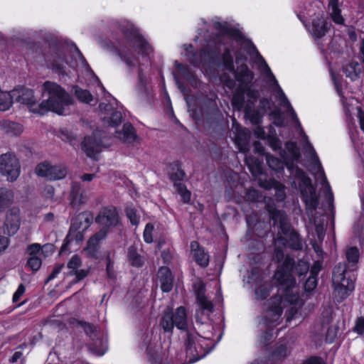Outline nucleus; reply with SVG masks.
Masks as SVG:
<instances>
[{
  "label": "nucleus",
  "instance_id": "f257e3e1",
  "mask_svg": "<svg viewBox=\"0 0 364 364\" xmlns=\"http://www.w3.org/2000/svg\"><path fill=\"white\" fill-rule=\"evenodd\" d=\"M213 27L217 33L206 41L200 53L193 51L191 44L184 45L185 55L194 66L201 68L208 77H218L224 87L236 89L232 100L235 109L245 112V116L252 124L260 122L261 116L255 109L257 92L250 85L254 74L244 63L246 57L241 51V34L226 21L220 17L212 19Z\"/></svg>",
  "mask_w": 364,
  "mask_h": 364
},
{
  "label": "nucleus",
  "instance_id": "f03ea898",
  "mask_svg": "<svg viewBox=\"0 0 364 364\" xmlns=\"http://www.w3.org/2000/svg\"><path fill=\"white\" fill-rule=\"evenodd\" d=\"M268 211L274 225H278L280 232L274 240V259L277 262L283 261L277 269L274 280L278 285L277 294L267 302L264 313V323L259 324L261 330L265 331L261 338L264 341L274 338V330L271 326H277L282 321L283 309H286L287 322L296 318H303L304 300L300 295V289L292 276L294 260L289 256L284 257V250L289 247L294 250L302 248V242L298 233L290 228L287 217L283 210H278L268 205Z\"/></svg>",
  "mask_w": 364,
  "mask_h": 364
},
{
  "label": "nucleus",
  "instance_id": "7ed1b4c3",
  "mask_svg": "<svg viewBox=\"0 0 364 364\" xmlns=\"http://www.w3.org/2000/svg\"><path fill=\"white\" fill-rule=\"evenodd\" d=\"M248 53L251 58L253 59L254 62L257 64L259 70H261L264 77L266 78L267 82L269 84L272 91L275 92L276 99L279 102V105L287 109L289 117L295 123L296 129L299 132L302 136L301 143L302 144L304 154L306 156L308 157L311 161L312 172L323 183V187L329 194V196L332 197L333 193L331 189V186L327 181L321 161H319V159L312 144L309 141L308 136L304 133L301 127V124L290 102L287 99L282 87L279 86L278 81L272 73L270 68L267 64L265 60L259 54L256 47L252 43L249 44Z\"/></svg>",
  "mask_w": 364,
  "mask_h": 364
},
{
  "label": "nucleus",
  "instance_id": "20e7f679",
  "mask_svg": "<svg viewBox=\"0 0 364 364\" xmlns=\"http://www.w3.org/2000/svg\"><path fill=\"white\" fill-rule=\"evenodd\" d=\"M13 102L26 105L29 110L35 114L43 115L48 112L59 115L68 114V107L74 102L65 90L55 82L47 80L41 86V95L47 97L41 103H37L33 91L26 87L11 91Z\"/></svg>",
  "mask_w": 364,
  "mask_h": 364
},
{
  "label": "nucleus",
  "instance_id": "39448f33",
  "mask_svg": "<svg viewBox=\"0 0 364 364\" xmlns=\"http://www.w3.org/2000/svg\"><path fill=\"white\" fill-rule=\"evenodd\" d=\"M119 27L127 38L129 46L127 50H119V52L129 68L138 67L139 82L144 86L147 82L144 72L149 68L150 56L153 49L139 31L130 22L123 21Z\"/></svg>",
  "mask_w": 364,
  "mask_h": 364
},
{
  "label": "nucleus",
  "instance_id": "423d86ee",
  "mask_svg": "<svg viewBox=\"0 0 364 364\" xmlns=\"http://www.w3.org/2000/svg\"><path fill=\"white\" fill-rule=\"evenodd\" d=\"M44 61V66L58 75L60 77L68 76L70 73V68H80L82 71H84L90 80L96 82L102 90L105 89L75 46L61 45L52 47L46 55Z\"/></svg>",
  "mask_w": 364,
  "mask_h": 364
},
{
  "label": "nucleus",
  "instance_id": "0eeeda50",
  "mask_svg": "<svg viewBox=\"0 0 364 364\" xmlns=\"http://www.w3.org/2000/svg\"><path fill=\"white\" fill-rule=\"evenodd\" d=\"M321 2L314 1L305 8L304 11L297 14L298 18L304 23L309 18H315L312 19L311 25L308 28L314 38H321L326 35L331 26V23L324 17L323 12L319 9Z\"/></svg>",
  "mask_w": 364,
  "mask_h": 364
},
{
  "label": "nucleus",
  "instance_id": "6e6552de",
  "mask_svg": "<svg viewBox=\"0 0 364 364\" xmlns=\"http://www.w3.org/2000/svg\"><path fill=\"white\" fill-rule=\"evenodd\" d=\"M171 343H141L139 348L145 350L147 359L154 364H173L174 354L170 353Z\"/></svg>",
  "mask_w": 364,
  "mask_h": 364
},
{
  "label": "nucleus",
  "instance_id": "1a4fd4ad",
  "mask_svg": "<svg viewBox=\"0 0 364 364\" xmlns=\"http://www.w3.org/2000/svg\"><path fill=\"white\" fill-rule=\"evenodd\" d=\"M347 268V264L339 263L333 271L332 282L334 292L341 300L348 297L354 289V282L348 275Z\"/></svg>",
  "mask_w": 364,
  "mask_h": 364
},
{
  "label": "nucleus",
  "instance_id": "9d476101",
  "mask_svg": "<svg viewBox=\"0 0 364 364\" xmlns=\"http://www.w3.org/2000/svg\"><path fill=\"white\" fill-rule=\"evenodd\" d=\"M187 343L185 350L175 351L173 364H189L203 358L210 350L207 343Z\"/></svg>",
  "mask_w": 364,
  "mask_h": 364
},
{
  "label": "nucleus",
  "instance_id": "9b49d317",
  "mask_svg": "<svg viewBox=\"0 0 364 364\" xmlns=\"http://www.w3.org/2000/svg\"><path fill=\"white\" fill-rule=\"evenodd\" d=\"M295 174L297 178L299 188L301 191L303 200L305 202L306 208L311 210L316 208L318 205V198L316 195V191L311 184V181L306 173L296 168Z\"/></svg>",
  "mask_w": 364,
  "mask_h": 364
},
{
  "label": "nucleus",
  "instance_id": "f8f14e48",
  "mask_svg": "<svg viewBox=\"0 0 364 364\" xmlns=\"http://www.w3.org/2000/svg\"><path fill=\"white\" fill-rule=\"evenodd\" d=\"M161 324L165 331H171L175 326L177 328L186 332L188 321L186 309L180 306L174 313L166 312Z\"/></svg>",
  "mask_w": 364,
  "mask_h": 364
},
{
  "label": "nucleus",
  "instance_id": "ddd939ff",
  "mask_svg": "<svg viewBox=\"0 0 364 364\" xmlns=\"http://www.w3.org/2000/svg\"><path fill=\"white\" fill-rule=\"evenodd\" d=\"M0 173L9 181H15L21 173V165L16 156L6 153L0 156Z\"/></svg>",
  "mask_w": 364,
  "mask_h": 364
},
{
  "label": "nucleus",
  "instance_id": "4468645a",
  "mask_svg": "<svg viewBox=\"0 0 364 364\" xmlns=\"http://www.w3.org/2000/svg\"><path fill=\"white\" fill-rule=\"evenodd\" d=\"M36 173L48 180H60L65 177L67 168L64 165L53 166L48 162H43L37 165Z\"/></svg>",
  "mask_w": 364,
  "mask_h": 364
},
{
  "label": "nucleus",
  "instance_id": "2eb2a0df",
  "mask_svg": "<svg viewBox=\"0 0 364 364\" xmlns=\"http://www.w3.org/2000/svg\"><path fill=\"white\" fill-rule=\"evenodd\" d=\"M232 131L234 134L235 144L240 152L246 153L250 149V132L247 129L241 127L235 118L232 119Z\"/></svg>",
  "mask_w": 364,
  "mask_h": 364
},
{
  "label": "nucleus",
  "instance_id": "dca6fc26",
  "mask_svg": "<svg viewBox=\"0 0 364 364\" xmlns=\"http://www.w3.org/2000/svg\"><path fill=\"white\" fill-rule=\"evenodd\" d=\"M100 135V131H95L92 133V136H86L82 143V149L87 156L96 159L97 154L105 146L102 141L98 139Z\"/></svg>",
  "mask_w": 364,
  "mask_h": 364
},
{
  "label": "nucleus",
  "instance_id": "f3484780",
  "mask_svg": "<svg viewBox=\"0 0 364 364\" xmlns=\"http://www.w3.org/2000/svg\"><path fill=\"white\" fill-rule=\"evenodd\" d=\"M176 171L169 173V178L173 182V186L177 193L181 196L182 200L185 203H189L191 200V192L187 189L186 186L181 183L185 177V173L183 170L179 168L177 165H175Z\"/></svg>",
  "mask_w": 364,
  "mask_h": 364
},
{
  "label": "nucleus",
  "instance_id": "a211bd4d",
  "mask_svg": "<svg viewBox=\"0 0 364 364\" xmlns=\"http://www.w3.org/2000/svg\"><path fill=\"white\" fill-rule=\"evenodd\" d=\"M95 221L105 228L114 227L119 223V215L114 207L104 208L96 217Z\"/></svg>",
  "mask_w": 364,
  "mask_h": 364
},
{
  "label": "nucleus",
  "instance_id": "6ab92c4d",
  "mask_svg": "<svg viewBox=\"0 0 364 364\" xmlns=\"http://www.w3.org/2000/svg\"><path fill=\"white\" fill-rule=\"evenodd\" d=\"M19 210L16 208H11L6 215L4 224V232L9 235H15L20 227Z\"/></svg>",
  "mask_w": 364,
  "mask_h": 364
},
{
  "label": "nucleus",
  "instance_id": "aec40b11",
  "mask_svg": "<svg viewBox=\"0 0 364 364\" xmlns=\"http://www.w3.org/2000/svg\"><path fill=\"white\" fill-rule=\"evenodd\" d=\"M331 75L335 86V88L341 97V100L343 106V109L347 116H348L351 112V106L353 105V98L349 100L345 98L342 94V77L340 75L335 73L332 70H330Z\"/></svg>",
  "mask_w": 364,
  "mask_h": 364
},
{
  "label": "nucleus",
  "instance_id": "412c9836",
  "mask_svg": "<svg viewBox=\"0 0 364 364\" xmlns=\"http://www.w3.org/2000/svg\"><path fill=\"white\" fill-rule=\"evenodd\" d=\"M107 230L104 228L101 229L95 235L90 238L87 242L86 248L84 251L91 257H96L98 251L99 242L105 238Z\"/></svg>",
  "mask_w": 364,
  "mask_h": 364
},
{
  "label": "nucleus",
  "instance_id": "4be33fe9",
  "mask_svg": "<svg viewBox=\"0 0 364 364\" xmlns=\"http://www.w3.org/2000/svg\"><path fill=\"white\" fill-rule=\"evenodd\" d=\"M196 296L198 305L201 309L196 311V318L198 322L203 323L200 318V315L203 314V310H206L208 312H212L213 310V305L205 296L202 284L200 288L197 291Z\"/></svg>",
  "mask_w": 364,
  "mask_h": 364
},
{
  "label": "nucleus",
  "instance_id": "5701e85b",
  "mask_svg": "<svg viewBox=\"0 0 364 364\" xmlns=\"http://www.w3.org/2000/svg\"><path fill=\"white\" fill-rule=\"evenodd\" d=\"M191 250L193 257H194L196 263L200 267H205L208 266L209 262V256L205 252L204 250L201 248L196 241L191 242Z\"/></svg>",
  "mask_w": 364,
  "mask_h": 364
},
{
  "label": "nucleus",
  "instance_id": "b1692460",
  "mask_svg": "<svg viewBox=\"0 0 364 364\" xmlns=\"http://www.w3.org/2000/svg\"><path fill=\"white\" fill-rule=\"evenodd\" d=\"M157 277L160 281L161 289L164 292H169L173 288V276L171 270L166 267L159 269Z\"/></svg>",
  "mask_w": 364,
  "mask_h": 364
},
{
  "label": "nucleus",
  "instance_id": "393cba45",
  "mask_svg": "<svg viewBox=\"0 0 364 364\" xmlns=\"http://www.w3.org/2000/svg\"><path fill=\"white\" fill-rule=\"evenodd\" d=\"M93 215L88 211L80 213L72 222L71 230H86L92 223Z\"/></svg>",
  "mask_w": 364,
  "mask_h": 364
},
{
  "label": "nucleus",
  "instance_id": "a878e982",
  "mask_svg": "<svg viewBox=\"0 0 364 364\" xmlns=\"http://www.w3.org/2000/svg\"><path fill=\"white\" fill-rule=\"evenodd\" d=\"M116 137L126 143H132L136 139L134 128L129 123L123 125L122 131H116Z\"/></svg>",
  "mask_w": 364,
  "mask_h": 364
},
{
  "label": "nucleus",
  "instance_id": "bb28decb",
  "mask_svg": "<svg viewBox=\"0 0 364 364\" xmlns=\"http://www.w3.org/2000/svg\"><path fill=\"white\" fill-rule=\"evenodd\" d=\"M0 130L10 136H18L23 132L21 124L9 120L0 122Z\"/></svg>",
  "mask_w": 364,
  "mask_h": 364
},
{
  "label": "nucleus",
  "instance_id": "cd10ccee",
  "mask_svg": "<svg viewBox=\"0 0 364 364\" xmlns=\"http://www.w3.org/2000/svg\"><path fill=\"white\" fill-rule=\"evenodd\" d=\"M259 186L265 189L274 188L276 191V196L279 200H283L285 197L284 186L274 180L269 181H260Z\"/></svg>",
  "mask_w": 364,
  "mask_h": 364
},
{
  "label": "nucleus",
  "instance_id": "c85d7f7f",
  "mask_svg": "<svg viewBox=\"0 0 364 364\" xmlns=\"http://www.w3.org/2000/svg\"><path fill=\"white\" fill-rule=\"evenodd\" d=\"M289 353L286 345H276L272 350L269 351V358L273 362L282 361L288 355Z\"/></svg>",
  "mask_w": 364,
  "mask_h": 364
},
{
  "label": "nucleus",
  "instance_id": "c756f323",
  "mask_svg": "<svg viewBox=\"0 0 364 364\" xmlns=\"http://www.w3.org/2000/svg\"><path fill=\"white\" fill-rule=\"evenodd\" d=\"M338 3V0H331L328 4V9L333 22L338 25H343L344 23V18L341 14Z\"/></svg>",
  "mask_w": 364,
  "mask_h": 364
},
{
  "label": "nucleus",
  "instance_id": "7c9ffc66",
  "mask_svg": "<svg viewBox=\"0 0 364 364\" xmlns=\"http://www.w3.org/2000/svg\"><path fill=\"white\" fill-rule=\"evenodd\" d=\"M245 164L253 176H257L262 172V162L252 156L245 157Z\"/></svg>",
  "mask_w": 364,
  "mask_h": 364
},
{
  "label": "nucleus",
  "instance_id": "2f4dec72",
  "mask_svg": "<svg viewBox=\"0 0 364 364\" xmlns=\"http://www.w3.org/2000/svg\"><path fill=\"white\" fill-rule=\"evenodd\" d=\"M343 70L346 77H349L351 80H356L360 73L359 65L356 62L348 63L343 67Z\"/></svg>",
  "mask_w": 364,
  "mask_h": 364
},
{
  "label": "nucleus",
  "instance_id": "473e14b6",
  "mask_svg": "<svg viewBox=\"0 0 364 364\" xmlns=\"http://www.w3.org/2000/svg\"><path fill=\"white\" fill-rule=\"evenodd\" d=\"M127 257L129 263L132 266L139 267L144 264L143 257L137 253L136 248L133 246L129 247Z\"/></svg>",
  "mask_w": 364,
  "mask_h": 364
},
{
  "label": "nucleus",
  "instance_id": "72a5a7b5",
  "mask_svg": "<svg viewBox=\"0 0 364 364\" xmlns=\"http://www.w3.org/2000/svg\"><path fill=\"white\" fill-rule=\"evenodd\" d=\"M73 91L76 97L82 102L90 103L92 100V95L87 90H82L78 86H74Z\"/></svg>",
  "mask_w": 364,
  "mask_h": 364
},
{
  "label": "nucleus",
  "instance_id": "f704fd0d",
  "mask_svg": "<svg viewBox=\"0 0 364 364\" xmlns=\"http://www.w3.org/2000/svg\"><path fill=\"white\" fill-rule=\"evenodd\" d=\"M13 103L12 92H3L0 90V110H8Z\"/></svg>",
  "mask_w": 364,
  "mask_h": 364
},
{
  "label": "nucleus",
  "instance_id": "c9c22d12",
  "mask_svg": "<svg viewBox=\"0 0 364 364\" xmlns=\"http://www.w3.org/2000/svg\"><path fill=\"white\" fill-rule=\"evenodd\" d=\"M14 198L11 191L6 188L0 189V209L11 204Z\"/></svg>",
  "mask_w": 364,
  "mask_h": 364
},
{
  "label": "nucleus",
  "instance_id": "e433bc0d",
  "mask_svg": "<svg viewBox=\"0 0 364 364\" xmlns=\"http://www.w3.org/2000/svg\"><path fill=\"white\" fill-rule=\"evenodd\" d=\"M266 161L269 166V168L277 172H279L281 171H283L284 169V163L282 161L279 159L278 158H276L271 154H267L266 156Z\"/></svg>",
  "mask_w": 364,
  "mask_h": 364
},
{
  "label": "nucleus",
  "instance_id": "4c0bfd02",
  "mask_svg": "<svg viewBox=\"0 0 364 364\" xmlns=\"http://www.w3.org/2000/svg\"><path fill=\"white\" fill-rule=\"evenodd\" d=\"M87 346L92 354L98 356L103 355L107 350V346L103 343H87Z\"/></svg>",
  "mask_w": 364,
  "mask_h": 364
},
{
  "label": "nucleus",
  "instance_id": "58836bf2",
  "mask_svg": "<svg viewBox=\"0 0 364 364\" xmlns=\"http://www.w3.org/2000/svg\"><path fill=\"white\" fill-rule=\"evenodd\" d=\"M359 250L357 247H352L347 249L346 257L350 266L354 267L356 265L359 259Z\"/></svg>",
  "mask_w": 364,
  "mask_h": 364
},
{
  "label": "nucleus",
  "instance_id": "ea45409f",
  "mask_svg": "<svg viewBox=\"0 0 364 364\" xmlns=\"http://www.w3.org/2000/svg\"><path fill=\"white\" fill-rule=\"evenodd\" d=\"M122 114L120 111H114L111 114V117H105L104 121L105 123L110 127H117L122 121Z\"/></svg>",
  "mask_w": 364,
  "mask_h": 364
},
{
  "label": "nucleus",
  "instance_id": "a19ab883",
  "mask_svg": "<svg viewBox=\"0 0 364 364\" xmlns=\"http://www.w3.org/2000/svg\"><path fill=\"white\" fill-rule=\"evenodd\" d=\"M271 291V287L265 283L257 287L255 290V296L257 299H266Z\"/></svg>",
  "mask_w": 364,
  "mask_h": 364
},
{
  "label": "nucleus",
  "instance_id": "79ce46f5",
  "mask_svg": "<svg viewBox=\"0 0 364 364\" xmlns=\"http://www.w3.org/2000/svg\"><path fill=\"white\" fill-rule=\"evenodd\" d=\"M27 348V346L26 343H23L22 345L18 347V350H16L12 357L9 359L10 363H14L20 360V364H23L25 356L23 355V350Z\"/></svg>",
  "mask_w": 364,
  "mask_h": 364
},
{
  "label": "nucleus",
  "instance_id": "37998d69",
  "mask_svg": "<svg viewBox=\"0 0 364 364\" xmlns=\"http://www.w3.org/2000/svg\"><path fill=\"white\" fill-rule=\"evenodd\" d=\"M125 212L127 218L129 219L131 223L133 225H137L139 223L140 217L137 214L136 210L134 207H127Z\"/></svg>",
  "mask_w": 364,
  "mask_h": 364
},
{
  "label": "nucleus",
  "instance_id": "c03bdc74",
  "mask_svg": "<svg viewBox=\"0 0 364 364\" xmlns=\"http://www.w3.org/2000/svg\"><path fill=\"white\" fill-rule=\"evenodd\" d=\"M75 326L77 329L83 330L87 335L92 334V333H94L95 330V328L93 325L80 321H76V322L75 323Z\"/></svg>",
  "mask_w": 364,
  "mask_h": 364
},
{
  "label": "nucleus",
  "instance_id": "a18cd8bd",
  "mask_svg": "<svg viewBox=\"0 0 364 364\" xmlns=\"http://www.w3.org/2000/svg\"><path fill=\"white\" fill-rule=\"evenodd\" d=\"M154 229V225L151 223L146 224L143 234L144 240L146 243H151L153 242Z\"/></svg>",
  "mask_w": 364,
  "mask_h": 364
},
{
  "label": "nucleus",
  "instance_id": "49530a36",
  "mask_svg": "<svg viewBox=\"0 0 364 364\" xmlns=\"http://www.w3.org/2000/svg\"><path fill=\"white\" fill-rule=\"evenodd\" d=\"M317 286V279L314 275H310L304 284V289L306 291H311Z\"/></svg>",
  "mask_w": 364,
  "mask_h": 364
},
{
  "label": "nucleus",
  "instance_id": "de8ad7c7",
  "mask_svg": "<svg viewBox=\"0 0 364 364\" xmlns=\"http://www.w3.org/2000/svg\"><path fill=\"white\" fill-rule=\"evenodd\" d=\"M27 264L33 271H37L41 266V260L36 256H31L28 259Z\"/></svg>",
  "mask_w": 364,
  "mask_h": 364
},
{
  "label": "nucleus",
  "instance_id": "09e8293b",
  "mask_svg": "<svg viewBox=\"0 0 364 364\" xmlns=\"http://www.w3.org/2000/svg\"><path fill=\"white\" fill-rule=\"evenodd\" d=\"M80 265L81 260L77 255L73 256L68 263V267L71 269L70 272H75Z\"/></svg>",
  "mask_w": 364,
  "mask_h": 364
},
{
  "label": "nucleus",
  "instance_id": "8fccbe9b",
  "mask_svg": "<svg viewBox=\"0 0 364 364\" xmlns=\"http://www.w3.org/2000/svg\"><path fill=\"white\" fill-rule=\"evenodd\" d=\"M285 147L289 152L290 156L292 158H297L299 155V150L295 142L289 141L285 144Z\"/></svg>",
  "mask_w": 364,
  "mask_h": 364
},
{
  "label": "nucleus",
  "instance_id": "3c124183",
  "mask_svg": "<svg viewBox=\"0 0 364 364\" xmlns=\"http://www.w3.org/2000/svg\"><path fill=\"white\" fill-rule=\"evenodd\" d=\"M268 142L270 147L274 150H280L282 147V142L279 139L271 136L268 139Z\"/></svg>",
  "mask_w": 364,
  "mask_h": 364
},
{
  "label": "nucleus",
  "instance_id": "603ef678",
  "mask_svg": "<svg viewBox=\"0 0 364 364\" xmlns=\"http://www.w3.org/2000/svg\"><path fill=\"white\" fill-rule=\"evenodd\" d=\"M55 190L54 188L51 186H46L43 191V196L46 199H49L50 200H53L54 198Z\"/></svg>",
  "mask_w": 364,
  "mask_h": 364
},
{
  "label": "nucleus",
  "instance_id": "864d4df0",
  "mask_svg": "<svg viewBox=\"0 0 364 364\" xmlns=\"http://www.w3.org/2000/svg\"><path fill=\"white\" fill-rule=\"evenodd\" d=\"M247 197L249 200H251L252 201H259V199L262 198V196L259 193V191L252 189L249 190V191L247 193Z\"/></svg>",
  "mask_w": 364,
  "mask_h": 364
},
{
  "label": "nucleus",
  "instance_id": "5fc2aeb1",
  "mask_svg": "<svg viewBox=\"0 0 364 364\" xmlns=\"http://www.w3.org/2000/svg\"><path fill=\"white\" fill-rule=\"evenodd\" d=\"M302 364H325V362L321 357L311 356L304 360Z\"/></svg>",
  "mask_w": 364,
  "mask_h": 364
},
{
  "label": "nucleus",
  "instance_id": "6e6d98bb",
  "mask_svg": "<svg viewBox=\"0 0 364 364\" xmlns=\"http://www.w3.org/2000/svg\"><path fill=\"white\" fill-rule=\"evenodd\" d=\"M354 329L359 334H362L364 332V316L358 318Z\"/></svg>",
  "mask_w": 364,
  "mask_h": 364
},
{
  "label": "nucleus",
  "instance_id": "4d7b16f0",
  "mask_svg": "<svg viewBox=\"0 0 364 364\" xmlns=\"http://www.w3.org/2000/svg\"><path fill=\"white\" fill-rule=\"evenodd\" d=\"M25 292V287L23 284H20L17 289V290L15 291L13 296V301L17 302L19 301L21 296Z\"/></svg>",
  "mask_w": 364,
  "mask_h": 364
},
{
  "label": "nucleus",
  "instance_id": "13d9d810",
  "mask_svg": "<svg viewBox=\"0 0 364 364\" xmlns=\"http://www.w3.org/2000/svg\"><path fill=\"white\" fill-rule=\"evenodd\" d=\"M321 267H322L321 262H320V261L315 262L311 269V275H314L315 277H316L317 274H318V272H320Z\"/></svg>",
  "mask_w": 364,
  "mask_h": 364
},
{
  "label": "nucleus",
  "instance_id": "bf43d9fd",
  "mask_svg": "<svg viewBox=\"0 0 364 364\" xmlns=\"http://www.w3.org/2000/svg\"><path fill=\"white\" fill-rule=\"evenodd\" d=\"M87 269H77L75 272H70L71 274H75L76 276L77 281L84 279L87 275Z\"/></svg>",
  "mask_w": 364,
  "mask_h": 364
},
{
  "label": "nucleus",
  "instance_id": "052dcab7",
  "mask_svg": "<svg viewBox=\"0 0 364 364\" xmlns=\"http://www.w3.org/2000/svg\"><path fill=\"white\" fill-rule=\"evenodd\" d=\"M9 244V238L4 236H0V252L4 251L8 247Z\"/></svg>",
  "mask_w": 364,
  "mask_h": 364
},
{
  "label": "nucleus",
  "instance_id": "680f3d73",
  "mask_svg": "<svg viewBox=\"0 0 364 364\" xmlns=\"http://www.w3.org/2000/svg\"><path fill=\"white\" fill-rule=\"evenodd\" d=\"M356 109L358 112V118L359 120L360 129L364 132V112L358 107H356Z\"/></svg>",
  "mask_w": 364,
  "mask_h": 364
},
{
  "label": "nucleus",
  "instance_id": "e2e57ef3",
  "mask_svg": "<svg viewBox=\"0 0 364 364\" xmlns=\"http://www.w3.org/2000/svg\"><path fill=\"white\" fill-rule=\"evenodd\" d=\"M316 232L317 233L318 239L319 241H321L323 240L325 232L323 226L321 225H316Z\"/></svg>",
  "mask_w": 364,
  "mask_h": 364
},
{
  "label": "nucleus",
  "instance_id": "0e129e2a",
  "mask_svg": "<svg viewBox=\"0 0 364 364\" xmlns=\"http://www.w3.org/2000/svg\"><path fill=\"white\" fill-rule=\"evenodd\" d=\"M348 35L349 38L352 41H355L357 40V33L355 32V30L353 27H348L347 31Z\"/></svg>",
  "mask_w": 364,
  "mask_h": 364
},
{
  "label": "nucleus",
  "instance_id": "69168bd1",
  "mask_svg": "<svg viewBox=\"0 0 364 364\" xmlns=\"http://www.w3.org/2000/svg\"><path fill=\"white\" fill-rule=\"evenodd\" d=\"M41 250V245L38 243L32 244L28 247V251L31 255L38 253Z\"/></svg>",
  "mask_w": 364,
  "mask_h": 364
},
{
  "label": "nucleus",
  "instance_id": "338daca9",
  "mask_svg": "<svg viewBox=\"0 0 364 364\" xmlns=\"http://www.w3.org/2000/svg\"><path fill=\"white\" fill-rule=\"evenodd\" d=\"M63 267V265L55 267L53 269V270L51 272V274H50V276L48 277V279L51 280V279H53L54 278H55L57 277V275L60 272Z\"/></svg>",
  "mask_w": 364,
  "mask_h": 364
},
{
  "label": "nucleus",
  "instance_id": "774afa93",
  "mask_svg": "<svg viewBox=\"0 0 364 364\" xmlns=\"http://www.w3.org/2000/svg\"><path fill=\"white\" fill-rule=\"evenodd\" d=\"M255 135L257 137V138H260V139H264V136H265V132L263 130V129H262L261 127H257L255 131Z\"/></svg>",
  "mask_w": 364,
  "mask_h": 364
}]
</instances>
